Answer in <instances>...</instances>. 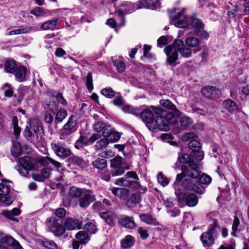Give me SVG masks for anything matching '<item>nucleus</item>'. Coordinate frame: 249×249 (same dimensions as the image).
Returning <instances> with one entry per match:
<instances>
[{"instance_id":"nucleus-7","label":"nucleus","mask_w":249,"mask_h":249,"mask_svg":"<svg viewBox=\"0 0 249 249\" xmlns=\"http://www.w3.org/2000/svg\"><path fill=\"white\" fill-rule=\"evenodd\" d=\"M0 249H23L20 244L9 235H6L0 239Z\"/></svg>"},{"instance_id":"nucleus-6","label":"nucleus","mask_w":249,"mask_h":249,"mask_svg":"<svg viewBox=\"0 0 249 249\" xmlns=\"http://www.w3.org/2000/svg\"><path fill=\"white\" fill-rule=\"evenodd\" d=\"M19 165H17L16 169L23 176H27L29 171L37 169L35 166V160L29 157L21 158L19 160Z\"/></svg>"},{"instance_id":"nucleus-34","label":"nucleus","mask_w":249,"mask_h":249,"mask_svg":"<svg viewBox=\"0 0 249 249\" xmlns=\"http://www.w3.org/2000/svg\"><path fill=\"white\" fill-rule=\"evenodd\" d=\"M91 164L94 168L100 170L105 169L107 166V160L104 159L100 158H98L93 161Z\"/></svg>"},{"instance_id":"nucleus-37","label":"nucleus","mask_w":249,"mask_h":249,"mask_svg":"<svg viewBox=\"0 0 249 249\" xmlns=\"http://www.w3.org/2000/svg\"><path fill=\"white\" fill-rule=\"evenodd\" d=\"M140 219L147 224L158 225V222L156 219L149 214H142L140 216Z\"/></svg>"},{"instance_id":"nucleus-60","label":"nucleus","mask_w":249,"mask_h":249,"mask_svg":"<svg viewBox=\"0 0 249 249\" xmlns=\"http://www.w3.org/2000/svg\"><path fill=\"white\" fill-rule=\"evenodd\" d=\"M122 110L125 113L136 114L137 109L129 105H123L122 107Z\"/></svg>"},{"instance_id":"nucleus-61","label":"nucleus","mask_w":249,"mask_h":249,"mask_svg":"<svg viewBox=\"0 0 249 249\" xmlns=\"http://www.w3.org/2000/svg\"><path fill=\"white\" fill-rule=\"evenodd\" d=\"M188 145L190 148L192 150V151H194V149H201V144L197 139L189 142Z\"/></svg>"},{"instance_id":"nucleus-63","label":"nucleus","mask_w":249,"mask_h":249,"mask_svg":"<svg viewBox=\"0 0 249 249\" xmlns=\"http://www.w3.org/2000/svg\"><path fill=\"white\" fill-rule=\"evenodd\" d=\"M114 183L118 186L127 187L129 184V180L122 178L116 179Z\"/></svg>"},{"instance_id":"nucleus-21","label":"nucleus","mask_w":249,"mask_h":249,"mask_svg":"<svg viewBox=\"0 0 249 249\" xmlns=\"http://www.w3.org/2000/svg\"><path fill=\"white\" fill-rule=\"evenodd\" d=\"M202 94L207 98H216L220 94V91L214 87L208 86L201 89Z\"/></svg>"},{"instance_id":"nucleus-10","label":"nucleus","mask_w":249,"mask_h":249,"mask_svg":"<svg viewBox=\"0 0 249 249\" xmlns=\"http://www.w3.org/2000/svg\"><path fill=\"white\" fill-rule=\"evenodd\" d=\"M132 7V3L124 1L122 2L120 6L116 10L115 14L122 20V22L119 24V26H123L124 25L125 20L124 14V12H130V8Z\"/></svg>"},{"instance_id":"nucleus-16","label":"nucleus","mask_w":249,"mask_h":249,"mask_svg":"<svg viewBox=\"0 0 249 249\" xmlns=\"http://www.w3.org/2000/svg\"><path fill=\"white\" fill-rule=\"evenodd\" d=\"M46 105L48 107V109L46 111L44 120L46 123L50 124L53 121V116L54 111L57 109V105L55 103L52 101H46Z\"/></svg>"},{"instance_id":"nucleus-1","label":"nucleus","mask_w":249,"mask_h":249,"mask_svg":"<svg viewBox=\"0 0 249 249\" xmlns=\"http://www.w3.org/2000/svg\"><path fill=\"white\" fill-rule=\"evenodd\" d=\"M192 180L183 177L181 174H178L176 180L174 182L175 193L178 201L181 203L185 202L186 205L189 207H194L198 203V198L193 193L187 195L188 191H193L198 194L204 192V188L202 186L192 185Z\"/></svg>"},{"instance_id":"nucleus-22","label":"nucleus","mask_w":249,"mask_h":249,"mask_svg":"<svg viewBox=\"0 0 249 249\" xmlns=\"http://www.w3.org/2000/svg\"><path fill=\"white\" fill-rule=\"evenodd\" d=\"M118 220L119 223L125 228L133 229L136 227V224L132 217H129L126 215L122 216Z\"/></svg>"},{"instance_id":"nucleus-47","label":"nucleus","mask_w":249,"mask_h":249,"mask_svg":"<svg viewBox=\"0 0 249 249\" xmlns=\"http://www.w3.org/2000/svg\"><path fill=\"white\" fill-rule=\"evenodd\" d=\"M240 224V221L237 216H235L232 223V231L231 232V235L232 236H236L235 232L237 231H239L240 229L238 228Z\"/></svg>"},{"instance_id":"nucleus-17","label":"nucleus","mask_w":249,"mask_h":249,"mask_svg":"<svg viewBox=\"0 0 249 249\" xmlns=\"http://www.w3.org/2000/svg\"><path fill=\"white\" fill-rule=\"evenodd\" d=\"M95 200V198L93 192L90 190L86 191L82 197L79 199V206L82 208H86Z\"/></svg>"},{"instance_id":"nucleus-19","label":"nucleus","mask_w":249,"mask_h":249,"mask_svg":"<svg viewBox=\"0 0 249 249\" xmlns=\"http://www.w3.org/2000/svg\"><path fill=\"white\" fill-rule=\"evenodd\" d=\"M51 147L54 153L59 157L66 158L71 154V151L67 148L64 147L54 143L51 144Z\"/></svg>"},{"instance_id":"nucleus-27","label":"nucleus","mask_w":249,"mask_h":249,"mask_svg":"<svg viewBox=\"0 0 249 249\" xmlns=\"http://www.w3.org/2000/svg\"><path fill=\"white\" fill-rule=\"evenodd\" d=\"M57 19L47 20L41 24L40 28L42 30L54 31L57 29Z\"/></svg>"},{"instance_id":"nucleus-28","label":"nucleus","mask_w":249,"mask_h":249,"mask_svg":"<svg viewBox=\"0 0 249 249\" xmlns=\"http://www.w3.org/2000/svg\"><path fill=\"white\" fill-rule=\"evenodd\" d=\"M15 71V78L17 81L21 82L25 80L27 69L25 67L19 66Z\"/></svg>"},{"instance_id":"nucleus-41","label":"nucleus","mask_w":249,"mask_h":249,"mask_svg":"<svg viewBox=\"0 0 249 249\" xmlns=\"http://www.w3.org/2000/svg\"><path fill=\"white\" fill-rule=\"evenodd\" d=\"M22 152L21 144L18 142H14L11 149V153L15 157H18Z\"/></svg>"},{"instance_id":"nucleus-31","label":"nucleus","mask_w":249,"mask_h":249,"mask_svg":"<svg viewBox=\"0 0 249 249\" xmlns=\"http://www.w3.org/2000/svg\"><path fill=\"white\" fill-rule=\"evenodd\" d=\"M223 105L225 109L231 113H233L238 109L236 103L231 99L225 101Z\"/></svg>"},{"instance_id":"nucleus-8","label":"nucleus","mask_w":249,"mask_h":249,"mask_svg":"<svg viewBox=\"0 0 249 249\" xmlns=\"http://www.w3.org/2000/svg\"><path fill=\"white\" fill-rule=\"evenodd\" d=\"M47 226L50 230L56 235H61L64 233V229L61 221L55 217H51L47 220Z\"/></svg>"},{"instance_id":"nucleus-48","label":"nucleus","mask_w":249,"mask_h":249,"mask_svg":"<svg viewBox=\"0 0 249 249\" xmlns=\"http://www.w3.org/2000/svg\"><path fill=\"white\" fill-rule=\"evenodd\" d=\"M31 30V28L28 27H25L23 28H20L17 29H15L11 31L8 35H19L21 34H25L29 32Z\"/></svg>"},{"instance_id":"nucleus-36","label":"nucleus","mask_w":249,"mask_h":249,"mask_svg":"<svg viewBox=\"0 0 249 249\" xmlns=\"http://www.w3.org/2000/svg\"><path fill=\"white\" fill-rule=\"evenodd\" d=\"M141 201V195L135 193L131 196L130 198L127 201V205L129 207H133L134 206L138 204Z\"/></svg>"},{"instance_id":"nucleus-64","label":"nucleus","mask_w":249,"mask_h":249,"mask_svg":"<svg viewBox=\"0 0 249 249\" xmlns=\"http://www.w3.org/2000/svg\"><path fill=\"white\" fill-rule=\"evenodd\" d=\"M106 124L101 122H96L93 126L94 130L97 132H100L105 127Z\"/></svg>"},{"instance_id":"nucleus-45","label":"nucleus","mask_w":249,"mask_h":249,"mask_svg":"<svg viewBox=\"0 0 249 249\" xmlns=\"http://www.w3.org/2000/svg\"><path fill=\"white\" fill-rule=\"evenodd\" d=\"M69 160L70 163L78 166H83L85 164V161L83 159L76 156L71 157Z\"/></svg>"},{"instance_id":"nucleus-43","label":"nucleus","mask_w":249,"mask_h":249,"mask_svg":"<svg viewBox=\"0 0 249 249\" xmlns=\"http://www.w3.org/2000/svg\"><path fill=\"white\" fill-rule=\"evenodd\" d=\"M157 178L158 182L163 187L167 186L169 184V180L161 172L158 173Z\"/></svg>"},{"instance_id":"nucleus-11","label":"nucleus","mask_w":249,"mask_h":249,"mask_svg":"<svg viewBox=\"0 0 249 249\" xmlns=\"http://www.w3.org/2000/svg\"><path fill=\"white\" fill-rule=\"evenodd\" d=\"M186 47L193 50L194 53H196L201 50L200 42L199 39L191 35H188L185 40Z\"/></svg>"},{"instance_id":"nucleus-25","label":"nucleus","mask_w":249,"mask_h":249,"mask_svg":"<svg viewBox=\"0 0 249 249\" xmlns=\"http://www.w3.org/2000/svg\"><path fill=\"white\" fill-rule=\"evenodd\" d=\"M67 115V111L66 110L62 108L58 109L57 105V109L54 111V124H57L61 123L66 118Z\"/></svg>"},{"instance_id":"nucleus-40","label":"nucleus","mask_w":249,"mask_h":249,"mask_svg":"<svg viewBox=\"0 0 249 249\" xmlns=\"http://www.w3.org/2000/svg\"><path fill=\"white\" fill-rule=\"evenodd\" d=\"M114 65L119 72H123L125 69V65L123 62L122 58H114L113 59Z\"/></svg>"},{"instance_id":"nucleus-52","label":"nucleus","mask_w":249,"mask_h":249,"mask_svg":"<svg viewBox=\"0 0 249 249\" xmlns=\"http://www.w3.org/2000/svg\"><path fill=\"white\" fill-rule=\"evenodd\" d=\"M31 13L36 17H42L45 15L46 13L45 10L41 7H36L31 11Z\"/></svg>"},{"instance_id":"nucleus-9","label":"nucleus","mask_w":249,"mask_h":249,"mask_svg":"<svg viewBox=\"0 0 249 249\" xmlns=\"http://www.w3.org/2000/svg\"><path fill=\"white\" fill-rule=\"evenodd\" d=\"M111 166L112 168V175L113 176H119L124 172V168L122 163V159L121 157H116L111 160Z\"/></svg>"},{"instance_id":"nucleus-51","label":"nucleus","mask_w":249,"mask_h":249,"mask_svg":"<svg viewBox=\"0 0 249 249\" xmlns=\"http://www.w3.org/2000/svg\"><path fill=\"white\" fill-rule=\"evenodd\" d=\"M101 93L106 97L112 98L114 96V91L111 88H105L101 91Z\"/></svg>"},{"instance_id":"nucleus-55","label":"nucleus","mask_w":249,"mask_h":249,"mask_svg":"<svg viewBox=\"0 0 249 249\" xmlns=\"http://www.w3.org/2000/svg\"><path fill=\"white\" fill-rule=\"evenodd\" d=\"M2 89L4 91L5 95L7 97H11L13 91L10 84L6 83L2 86Z\"/></svg>"},{"instance_id":"nucleus-58","label":"nucleus","mask_w":249,"mask_h":249,"mask_svg":"<svg viewBox=\"0 0 249 249\" xmlns=\"http://www.w3.org/2000/svg\"><path fill=\"white\" fill-rule=\"evenodd\" d=\"M178 161L182 163L188 162L189 164V162L192 161L191 160V156H189L186 154H183L178 158Z\"/></svg>"},{"instance_id":"nucleus-53","label":"nucleus","mask_w":249,"mask_h":249,"mask_svg":"<svg viewBox=\"0 0 249 249\" xmlns=\"http://www.w3.org/2000/svg\"><path fill=\"white\" fill-rule=\"evenodd\" d=\"M179 53L183 57L188 58L191 56L192 53H193V51L192 49L189 47H184Z\"/></svg>"},{"instance_id":"nucleus-50","label":"nucleus","mask_w":249,"mask_h":249,"mask_svg":"<svg viewBox=\"0 0 249 249\" xmlns=\"http://www.w3.org/2000/svg\"><path fill=\"white\" fill-rule=\"evenodd\" d=\"M121 136V133L116 132L114 130V132L111 133V134H110L107 139L109 140V142L113 143L118 141L120 139Z\"/></svg>"},{"instance_id":"nucleus-15","label":"nucleus","mask_w":249,"mask_h":249,"mask_svg":"<svg viewBox=\"0 0 249 249\" xmlns=\"http://www.w3.org/2000/svg\"><path fill=\"white\" fill-rule=\"evenodd\" d=\"M10 186L3 183H0V202L9 205L12 201L9 197Z\"/></svg>"},{"instance_id":"nucleus-59","label":"nucleus","mask_w":249,"mask_h":249,"mask_svg":"<svg viewBox=\"0 0 249 249\" xmlns=\"http://www.w3.org/2000/svg\"><path fill=\"white\" fill-rule=\"evenodd\" d=\"M114 129L109 125L106 126L103 130L102 136L104 138H108V137L111 134V133L114 132Z\"/></svg>"},{"instance_id":"nucleus-46","label":"nucleus","mask_w":249,"mask_h":249,"mask_svg":"<svg viewBox=\"0 0 249 249\" xmlns=\"http://www.w3.org/2000/svg\"><path fill=\"white\" fill-rule=\"evenodd\" d=\"M42 244L44 247L48 249H58V246L52 240L45 239L42 240Z\"/></svg>"},{"instance_id":"nucleus-39","label":"nucleus","mask_w":249,"mask_h":249,"mask_svg":"<svg viewBox=\"0 0 249 249\" xmlns=\"http://www.w3.org/2000/svg\"><path fill=\"white\" fill-rule=\"evenodd\" d=\"M16 68V62L14 60H8L5 63L4 69L5 71L7 72H14Z\"/></svg>"},{"instance_id":"nucleus-38","label":"nucleus","mask_w":249,"mask_h":249,"mask_svg":"<svg viewBox=\"0 0 249 249\" xmlns=\"http://www.w3.org/2000/svg\"><path fill=\"white\" fill-rule=\"evenodd\" d=\"M20 213V211L18 208H14L11 211H5L3 213V215L8 218L9 219L13 220L18 221V219L14 216L18 215Z\"/></svg>"},{"instance_id":"nucleus-30","label":"nucleus","mask_w":249,"mask_h":249,"mask_svg":"<svg viewBox=\"0 0 249 249\" xmlns=\"http://www.w3.org/2000/svg\"><path fill=\"white\" fill-rule=\"evenodd\" d=\"M135 241V238L132 236L127 235L121 240V246L124 249L130 248L133 246Z\"/></svg>"},{"instance_id":"nucleus-26","label":"nucleus","mask_w":249,"mask_h":249,"mask_svg":"<svg viewBox=\"0 0 249 249\" xmlns=\"http://www.w3.org/2000/svg\"><path fill=\"white\" fill-rule=\"evenodd\" d=\"M100 216L104 219L108 225H114L116 216L113 213L111 212L101 213H100Z\"/></svg>"},{"instance_id":"nucleus-2","label":"nucleus","mask_w":249,"mask_h":249,"mask_svg":"<svg viewBox=\"0 0 249 249\" xmlns=\"http://www.w3.org/2000/svg\"><path fill=\"white\" fill-rule=\"evenodd\" d=\"M154 111L157 116L154 120L155 127L154 131L157 130L167 131L170 124H174L177 121L175 114L172 112L165 113L162 108L153 107Z\"/></svg>"},{"instance_id":"nucleus-32","label":"nucleus","mask_w":249,"mask_h":249,"mask_svg":"<svg viewBox=\"0 0 249 249\" xmlns=\"http://www.w3.org/2000/svg\"><path fill=\"white\" fill-rule=\"evenodd\" d=\"M77 124L76 120L73 115H71L68 122L64 125L63 127L68 129L71 132L73 133L75 131V127Z\"/></svg>"},{"instance_id":"nucleus-14","label":"nucleus","mask_w":249,"mask_h":249,"mask_svg":"<svg viewBox=\"0 0 249 249\" xmlns=\"http://www.w3.org/2000/svg\"><path fill=\"white\" fill-rule=\"evenodd\" d=\"M36 162L43 166H47L51 163L57 169L58 172H61L65 171V169L62 167L61 163L47 156L37 158Z\"/></svg>"},{"instance_id":"nucleus-49","label":"nucleus","mask_w":249,"mask_h":249,"mask_svg":"<svg viewBox=\"0 0 249 249\" xmlns=\"http://www.w3.org/2000/svg\"><path fill=\"white\" fill-rule=\"evenodd\" d=\"M30 127L33 131L36 133L41 128L40 123L37 119L32 120L30 121Z\"/></svg>"},{"instance_id":"nucleus-33","label":"nucleus","mask_w":249,"mask_h":249,"mask_svg":"<svg viewBox=\"0 0 249 249\" xmlns=\"http://www.w3.org/2000/svg\"><path fill=\"white\" fill-rule=\"evenodd\" d=\"M76 238L81 244H86L89 241L88 234L84 231H80L75 235Z\"/></svg>"},{"instance_id":"nucleus-24","label":"nucleus","mask_w":249,"mask_h":249,"mask_svg":"<svg viewBox=\"0 0 249 249\" xmlns=\"http://www.w3.org/2000/svg\"><path fill=\"white\" fill-rule=\"evenodd\" d=\"M80 223L79 220L74 218L67 219L64 223V230H74L80 228Z\"/></svg>"},{"instance_id":"nucleus-13","label":"nucleus","mask_w":249,"mask_h":249,"mask_svg":"<svg viewBox=\"0 0 249 249\" xmlns=\"http://www.w3.org/2000/svg\"><path fill=\"white\" fill-rule=\"evenodd\" d=\"M177 121L174 124H177V127L179 129H185L189 128L193 123V120L187 116H178L179 115L175 114Z\"/></svg>"},{"instance_id":"nucleus-56","label":"nucleus","mask_w":249,"mask_h":249,"mask_svg":"<svg viewBox=\"0 0 249 249\" xmlns=\"http://www.w3.org/2000/svg\"><path fill=\"white\" fill-rule=\"evenodd\" d=\"M84 229L91 233H95L97 231L95 225L90 222L87 223L85 225Z\"/></svg>"},{"instance_id":"nucleus-23","label":"nucleus","mask_w":249,"mask_h":249,"mask_svg":"<svg viewBox=\"0 0 249 249\" xmlns=\"http://www.w3.org/2000/svg\"><path fill=\"white\" fill-rule=\"evenodd\" d=\"M200 240L204 247H210L214 243V239L213 235L209 232H204L200 236Z\"/></svg>"},{"instance_id":"nucleus-57","label":"nucleus","mask_w":249,"mask_h":249,"mask_svg":"<svg viewBox=\"0 0 249 249\" xmlns=\"http://www.w3.org/2000/svg\"><path fill=\"white\" fill-rule=\"evenodd\" d=\"M197 139V136L194 133H187L182 137V140L183 141L189 142Z\"/></svg>"},{"instance_id":"nucleus-62","label":"nucleus","mask_w":249,"mask_h":249,"mask_svg":"<svg viewBox=\"0 0 249 249\" xmlns=\"http://www.w3.org/2000/svg\"><path fill=\"white\" fill-rule=\"evenodd\" d=\"M86 84L89 90H92L93 89L92 74L90 72H89L87 74L86 77Z\"/></svg>"},{"instance_id":"nucleus-54","label":"nucleus","mask_w":249,"mask_h":249,"mask_svg":"<svg viewBox=\"0 0 249 249\" xmlns=\"http://www.w3.org/2000/svg\"><path fill=\"white\" fill-rule=\"evenodd\" d=\"M88 142L87 137L85 136H81L78 140H77L75 143V147L77 149H79L82 147L83 145H85Z\"/></svg>"},{"instance_id":"nucleus-12","label":"nucleus","mask_w":249,"mask_h":249,"mask_svg":"<svg viewBox=\"0 0 249 249\" xmlns=\"http://www.w3.org/2000/svg\"><path fill=\"white\" fill-rule=\"evenodd\" d=\"M141 117L142 121L146 123L147 128L152 131H154L155 129L154 124V115L149 109H144L141 114Z\"/></svg>"},{"instance_id":"nucleus-4","label":"nucleus","mask_w":249,"mask_h":249,"mask_svg":"<svg viewBox=\"0 0 249 249\" xmlns=\"http://www.w3.org/2000/svg\"><path fill=\"white\" fill-rule=\"evenodd\" d=\"M184 9H173L169 12L170 23L178 28H185L188 26L189 18L184 12Z\"/></svg>"},{"instance_id":"nucleus-20","label":"nucleus","mask_w":249,"mask_h":249,"mask_svg":"<svg viewBox=\"0 0 249 249\" xmlns=\"http://www.w3.org/2000/svg\"><path fill=\"white\" fill-rule=\"evenodd\" d=\"M188 179L192 180V185H196L197 186H201V184L209 185L212 181V178L210 176L205 174H203L201 176H199L196 178H193L192 177H186Z\"/></svg>"},{"instance_id":"nucleus-5","label":"nucleus","mask_w":249,"mask_h":249,"mask_svg":"<svg viewBox=\"0 0 249 249\" xmlns=\"http://www.w3.org/2000/svg\"><path fill=\"white\" fill-rule=\"evenodd\" d=\"M184 47V42L180 39L175 40L173 46H167L164 48V52L167 56V62L170 65L173 64L178 59V52H179Z\"/></svg>"},{"instance_id":"nucleus-42","label":"nucleus","mask_w":249,"mask_h":249,"mask_svg":"<svg viewBox=\"0 0 249 249\" xmlns=\"http://www.w3.org/2000/svg\"><path fill=\"white\" fill-rule=\"evenodd\" d=\"M109 140L107 138H103L99 140L95 145V148L96 150L102 149L106 147L109 144Z\"/></svg>"},{"instance_id":"nucleus-3","label":"nucleus","mask_w":249,"mask_h":249,"mask_svg":"<svg viewBox=\"0 0 249 249\" xmlns=\"http://www.w3.org/2000/svg\"><path fill=\"white\" fill-rule=\"evenodd\" d=\"M191 156L192 161L189 162V168L185 170V166H182V173L181 174L184 177L187 176L196 178L199 176L198 162L203 159L204 153L201 149H194L191 153Z\"/></svg>"},{"instance_id":"nucleus-18","label":"nucleus","mask_w":249,"mask_h":249,"mask_svg":"<svg viewBox=\"0 0 249 249\" xmlns=\"http://www.w3.org/2000/svg\"><path fill=\"white\" fill-rule=\"evenodd\" d=\"M160 6L159 0H140L137 4V9L149 8L152 10Z\"/></svg>"},{"instance_id":"nucleus-29","label":"nucleus","mask_w":249,"mask_h":249,"mask_svg":"<svg viewBox=\"0 0 249 249\" xmlns=\"http://www.w3.org/2000/svg\"><path fill=\"white\" fill-rule=\"evenodd\" d=\"M160 103L163 107L173 111L174 114L180 115L181 112L170 100H162L160 101Z\"/></svg>"},{"instance_id":"nucleus-44","label":"nucleus","mask_w":249,"mask_h":249,"mask_svg":"<svg viewBox=\"0 0 249 249\" xmlns=\"http://www.w3.org/2000/svg\"><path fill=\"white\" fill-rule=\"evenodd\" d=\"M191 25L196 30V32L198 30L203 29L204 25L202 22L197 18H193L192 19Z\"/></svg>"},{"instance_id":"nucleus-35","label":"nucleus","mask_w":249,"mask_h":249,"mask_svg":"<svg viewBox=\"0 0 249 249\" xmlns=\"http://www.w3.org/2000/svg\"><path fill=\"white\" fill-rule=\"evenodd\" d=\"M83 193V190L81 188L76 187L75 186H71L70 187L68 196L69 197L71 198H78Z\"/></svg>"}]
</instances>
